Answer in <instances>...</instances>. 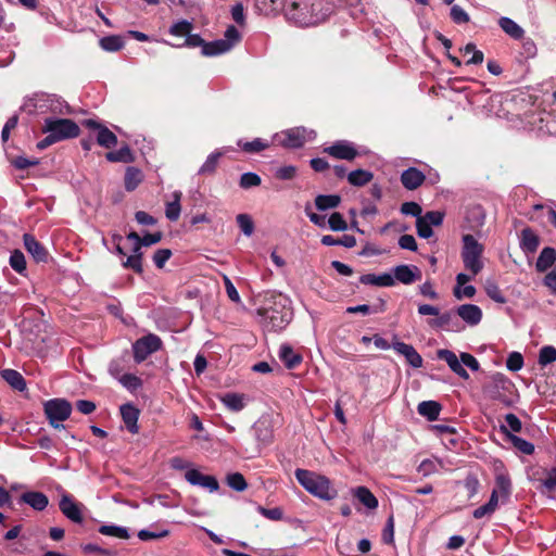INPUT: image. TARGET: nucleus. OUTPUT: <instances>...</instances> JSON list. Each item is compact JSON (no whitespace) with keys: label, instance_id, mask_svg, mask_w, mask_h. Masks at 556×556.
<instances>
[{"label":"nucleus","instance_id":"f257e3e1","mask_svg":"<svg viewBox=\"0 0 556 556\" xmlns=\"http://www.w3.org/2000/svg\"><path fill=\"white\" fill-rule=\"evenodd\" d=\"M261 302L256 309L261 324L268 331H280L292 319V311L288 307V298L275 291H266L258 296Z\"/></svg>","mask_w":556,"mask_h":556},{"label":"nucleus","instance_id":"f03ea898","mask_svg":"<svg viewBox=\"0 0 556 556\" xmlns=\"http://www.w3.org/2000/svg\"><path fill=\"white\" fill-rule=\"evenodd\" d=\"M41 131L47 136L37 142L38 150H45L59 141L78 137L80 128L76 122L70 118L47 117Z\"/></svg>","mask_w":556,"mask_h":556},{"label":"nucleus","instance_id":"7ed1b4c3","mask_svg":"<svg viewBox=\"0 0 556 556\" xmlns=\"http://www.w3.org/2000/svg\"><path fill=\"white\" fill-rule=\"evenodd\" d=\"M298 482L312 495L329 501L337 496V491L331 486L330 480L307 469L298 468L294 472Z\"/></svg>","mask_w":556,"mask_h":556},{"label":"nucleus","instance_id":"20e7f679","mask_svg":"<svg viewBox=\"0 0 556 556\" xmlns=\"http://www.w3.org/2000/svg\"><path fill=\"white\" fill-rule=\"evenodd\" d=\"M463 251L462 260L466 269L470 270L472 275H478L483 268L481 256L483 253V245L479 243L472 235L463 236Z\"/></svg>","mask_w":556,"mask_h":556},{"label":"nucleus","instance_id":"39448f33","mask_svg":"<svg viewBox=\"0 0 556 556\" xmlns=\"http://www.w3.org/2000/svg\"><path fill=\"white\" fill-rule=\"evenodd\" d=\"M72 404L65 399H51L43 403V413L54 429H64L62 424L72 414Z\"/></svg>","mask_w":556,"mask_h":556},{"label":"nucleus","instance_id":"423d86ee","mask_svg":"<svg viewBox=\"0 0 556 556\" xmlns=\"http://www.w3.org/2000/svg\"><path fill=\"white\" fill-rule=\"evenodd\" d=\"M161 348L162 340L159 336L154 333L143 336L132 344L134 359L137 364H140Z\"/></svg>","mask_w":556,"mask_h":556},{"label":"nucleus","instance_id":"0eeeda50","mask_svg":"<svg viewBox=\"0 0 556 556\" xmlns=\"http://www.w3.org/2000/svg\"><path fill=\"white\" fill-rule=\"evenodd\" d=\"M83 125L88 129L98 130L97 143L105 149H112L117 144L116 135L110 130L105 125L89 118L83 122Z\"/></svg>","mask_w":556,"mask_h":556},{"label":"nucleus","instance_id":"6e6552de","mask_svg":"<svg viewBox=\"0 0 556 556\" xmlns=\"http://www.w3.org/2000/svg\"><path fill=\"white\" fill-rule=\"evenodd\" d=\"M323 152L334 159L345 161H353L359 155L354 144L346 140H338L331 146L324 148Z\"/></svg>","mask_w":556,"mask_h":556},{"label":"nucleus","instance_id":"1a4fd4ad","mask_svg":"<svg viewBox=\"0 0 556 556\" xmlns=\"http://www.w3.org/2000/svg\"><path fill=\"white\" fill-rule=\"evenodd\" d=\"M277 144L289 148L296 149L301 148L305 143V129L304 128H290L286 131L277 134L274 138Z\"/></svg>","mask_w":556,"mask_h":556},{"label":"nucleus","instance_id":"9d476101","mask_svg":"<svg viewBox=\"0 0 556 556\" xmlns=\"http://www.w3.org/2000/svg\"><path fill=\"white\" fill-rule=\"evenodd\" d=\"M60 510L63 515L68 518L71 521L75 523H81L84 520L83 517V507L81 503H78L74 500V497L70 494L62 495L59 503Z\"/></svg>","mask_w":556,"mask_h":556},{"label":"nucleus","instance_id":"9b49d317","mask_svg":"<svg viewBox=\"0 0 556 556\" xmlns=\"http://www.w3.org/2000/svg\"><path fill=\"white\" fill-rule=\"evenodd\" d=\"M513 388L514 384L511 381L504 376H501L494 380L493 386L490 388V397L498 401L505 406H510L513 401L506 393H511Z\"/></svg>","mask_w":556,"mask_h":556},{"label":"nucleus","instance_id":"f8f14e48","mask_svg":"<svg viewBox=\"0 0 556 556\" xmlns=\"http://www.w3.org/2000/svg\"><path fill=\"white\" fill-rule=\"evenodd\" d=\"M23 241L24 248L31 255L36 263H48L50 253L47 248L35 238V236L30 233H24Z\"/></svg>","mask_w":556,"mask_h":556},{"label":"nucleus","instance_id":"ddd939ff","mask_svg":"<svg viewBox=\"0 0 556 556\" xmlns=\"http://www.w3.org/2000/svg\"><path fill=\"white\" fill-rule=\"evenodd\" d=\"M185 479L190 484L202 486L210 492H216L219 489V483L214 476L203 475L198 469H189L185 473Z\"/></svg>","mask_w":556,"mask_h":556},{"label":"nucleus","instance_id":"4468645a","mask_svg":"<svg viewBox=\"0 0 556 556\" xmlns=\"http://www.w3.org/2000/svg\"><path fill=\"white\" fill-rule=\"evenodd\" d=\"M122 419L125 424L126 429L136 434L139 432L138 419L140 415V410L132 404L126 403L123 404L119 408Z\"/></svg>","mask_w":556,"mask_h":556},{"label":"nucleus","instance_id":"2eb2a0df","mask_svg":"<svg viewBox=\"0 0 556 556\" xmlns=\"http://www.w3.org/2000/svg\"><path fill=\"white\" fill-rule=\"evenodd\" d=\"M394 281L410 285L421 278V271L417 266L397 265L393 268Z\"/></svg>","mask_w":556,"mask_h":556},{"label":"nucleus","instance_id":"dca6fc26","mask_svg":"<svg viewBox=\"0 0 556 556\" xmlns=\"http://www.w3.org/2000/svg\"><path fill=\"white\" fill-rule=\"evenodd\" d=\"M392 346L399 354H402L406 358L412 367L420 368L422 366V357L413 345L395 341Z\"/></svg>","mask_w":556,"mask_h":556},{"label":"nucleus","instance_id":"f3484780","mask_svg":"<svg viewBox=\"0 0 556 556\" xmlns=\"http://www.w3.org/2000/svg\"><path fill=\"white\" fill-rule=\"evenodd\" d=\"M456 314L469 326H477L482 319V311L475 304H463L456 308Z\"/></svg>","mask_w":556,"mask_h":556},{"label":"nucleus","instance_id":"a211bd4d","mask_svg":"<svg viewBox=\"0 0 556 556\" xmlns=\"http://www.w3.org/2000/svg\"><path fill=\"white\" fill-rule=\"evenodd\" d=\"M425 180V174L416 167H409L401 174V182L407 190L417 189Z\"/></svg>","mask_w":556,"mask_h":556},{"label":"nucleus","instance_id":"6ab92c4d","mask_svg":"<svg viewBox=\"0 0 556 556\" xmlns=\"http://www.w3.org/2000/svg\"><path fill=\"white\" fill-rule=\"evenodd\" d=\"M438 357L445 361L451 370L463 379H468L469 374L464 368L456 354L450 350H439Z\"/></svg>","mask_w":556,"mask_h":556},{"label":"nucleus","instance_id":"aec40b11","mask_svg":"<svg viewBox=\"0 0 556 556\" xmlns=\"http://www.w3.org/2000/svg\"><path fill=\"white\" fill-rule=\"evenodd\" d=\"M540 245V237L530 228L526 227L520 232V248L526 254H533Z\"/></svg>","mask_w":556,"mask_h":556},{"label":"nucleus","instance_id":"412c9836","mask_svg":"<svg viewBox=\"0 0 556 556\" xmlns=\"http://www.w3.org/2000/svg\"><path fill=\"white\" fill-rule=\"evenodd\" d=\"M20 500H21V502L29 505L30 507H33L34 509H36L38 511L43 510L49 504L48 496L46 494H43L42 492H38V491L25 492L21 495Z\"/></svg>","mask_w":556,"mask_h":556},{"label":"nucleus","instance_id":"4be33fe9","mask_svg":"<svg viewBox=\"0 0 556 556\" xmlns=\"http://www.w3.org/2000/svg\"><path fill=\"white\" fill-rule=\"evenodd\" d=\"M500 429H501V432H503V433H505V434L507 435V439L509 440V442H510V443L514 445V447H516L519 452H521V453H522V454H525V455H531V454H533V452H534V445H533L531 442H529V441H527V440H525V439H522V438H520V437H518V435H516V434H514V433L509 432V431H508V429H507V427H506L505 425H502V426L500 427Z\"/></svg>","mask_w":556,"mask_h":556},{"label":"nucleus","instance_id":"5701e85b","mask_svg":"<svg viewBox=\"0 0 556 556\" xmlns=\"http://www.w3.org/2000/svg\"><path fill=\"white\" fill-rule=\"evenodd\" d=\"M359 282L377 287H392L394 286V278L388 273H383L378 276L375 274H364L359 277Z\"/></svg>","mask_w":556,"mask_h":556},{"label":"nucleus","instance_id":"b1692460","mask_svg":"<svg viewBox=\"0 0 556 556\" xmlns=\"http://www.w3.org/2000/svg\"><path fill=\"white\" fill-rule=\"evenodd\" d=\"M279 358L289 369L296 368L302 363V356L295 353L293 349L288 344H282L279 350Z\"/></svg>","mask_w":556,"mask_h":556},{"label":"nucleus","instance_id":"393cba45","mask_svg":"<svg viewBox=\"0 0 556 556\" xmlns=\"http://www.w3.org/2000/svg\"><path fill=\"white\" fill-rule=\"evenodd\" d=\"M556 263V250L552 247H545L535 263V269L544 273Z\"/></svg>","mask_w":556,"mask_h":556},{"label":"nucleus","instance_id":"a878e982","mask_svg":"<svg viewBox=\"0 0 556 556\" xmlns=\"http://www.w3.org/2000/svg\"><path fill=\"white\" fill-rule=\"evenodd\" d=\"M442 406L437 401H422L417 406V412L420 416L426 417L429 421H434L439 418Z\"/></svg>","mask_w":556,"mask_h":556},{"label":"nucleus","instance_id":"bb28decb","mask_svg":"<svg viewBox=\"0 0 556 556\" xmlns=\"http://www.w3.org/2000/svg\"><path fill=\"white\" fill-rule=\"evenodd\" d=\"M255 438L263 445H268L274 440V431L269 422L266 420H260L253 426Z\"/></svg>","mask_w":556,"mask_h":556},{"label":"nucleus","instance_id":"cd10ccee","mask_svg":"<svg viewBox=\"0 0 556 556\" xmlns=\"http://www.w3.org/2000/svg\"><path fill=\"white\" fill-rule=\"evenodd\" d=\"M143 180V173L141 169L135 166H129L126 168L124 176V186L128 192H131L138 188V186Z\"/></svg>","mask_w":556,"mask_h":556},{"label":"nucleus","instance_id":"c85d7f7f","mask_svg":"<svg viewBox=\"0 0 556 556\" xmlns=\"http://www.w3.org/2000/svg\"><path fill=\"white\" fill-rule=\"evenodd\" d=\"M1 377L15 390L24 391L27 387L26 380L21 372L14 369H3Z\"/></svg>","mask_w":556,"mask_h":556},{"label":"nucleus","instance_id":"c756f323","mask_svg":"<svg viewBox=\"0 0 556 556\" xmlns=\"http://www.w3.org/2000/svg\"><path fill=\"white\" fill-rule=\"evenodd\" d=\"M232 45L224 39L214 40L204 43L202 54L205 56H213L225 53L231 49Z\"/></svg>","mask_w":556,"mask_h":556},{"label":"nucleus","instance_id":"7c9ffc66","mask_svg":"<svg viewBox=\"0 0 556 556\" xmlns=\"http://www.w3.org/2000/svg\"><path fill=\"white\" fill-rule=\"evenodd\" d=\"M341 200L339 194H318L315 198V206L318 211H327L338 207Z\"/></svg>","mask_w":556,"mask_h":556},{"label":"nucleus","instance_id":"2f4dec72","mask_svg":"<svg viewBox=\"0 0 556 556\" xmlns=\"http://www.w3.org/2000/svg\"><path fill=\"white\" fill-rule=\"evenodd\" d=\"M498 25L513 39L519 40L525 36V30L509 17H501Z\"/></svg>","mask_w":556,"mask_h":556},{"label":"nucleus","instance_id":"473e14b6","mask_svg":"<svg viewBox=\"0 0 556 556\" xmlns=\"http://www.w3.org/2000/svg\"><path fill=\"white\" fill-rule=\"evenodd\" d=\"M346 178L350 185L354 187H363L372 180L374 174L369 170L359 168L350 172Z\"/></svg>","mask_w":556,"mask_h":556},{"label":"nucleus","instance_id":"72a5a7b5","mask_svg":"<svg viewBox=\"0 0 556 556\" xmlns=\"http://www.w3.org/2000/svg\"><path fill=\"white\" fill-rule=\"evenodd\" d=\"M354 496L367 508L375 509L378 507V500L366 486H357L354 490Z\"/></svg>","mask_w":556,"mask_h":556},{"label":"nucleus","instance_id":"f704fd0d","mask_svg":"<svg viewBox=\"0 0 556 556\" xmlns=\"http://www.w3.org/2000/svg\"><path fill=\"white\" fill-rule=\"evenodd\" d=\"M105 159L112 163H117V162L131 163L135 160L134 154L127 144H125L124 147H122L121 149H118L116 151L108 152L105 154Z\"/></svg>","mask_w":556,"mask_h":556},{"label":"nucleus","instance_id":"c9c22d12","mask_svg":"<svg viewBox=\"0 0 556 556\" xmlns=\"http://www.w3.org/2000/svg\"><path fill=\"white\" fill-rule=\"evenodd\" d=\"M223 404L231 412H240L244 408V395L229 392L222 396Z\"/></svg>","mask_w":556,"mask_h":556},{"label":"nucleus","instance_id":"e433bc0d","mask_svg":"<svg viewBox=\"0 0 556 556\" xmlns=\"http://www.w3.org/2000/svg\"><path fill=\"white\" fill-rule=\"evenodd\" d=\"M181 195L182 194H181L180 191H175L173 193L174 200L166 203L165 216L170 222L178 220V218L180 216V212H181L180 199H181Z\"/></svg>","mask_w":556,"mask_h":556},{"label":"nucleus","instance_id":"4c0bfd02","mask_svg":"<svg viewBox=\"0 0 556 556\" xmlns=\"http://www.w3.org/2000/svg\"><path fill=\"white\" fill-rule=\"evenodd\" d=\"M124 40L122 36L110 35L100 39V47L109 52H116L124 48Z\"/></svg>","mask_w":556,"mask_h":556},{"label":"nucleus","instance_id":"58836bf2","mask_svg":"<svg viewBox=\"0 0 556 556\" xmlns=\"http://www.w3.org/2000/svg\"><path fill=\"white\" fill-rule=\"evenodd\" d=\"M484 290L486 295L496 303L504 304L507 302L506 296L503 291L498 287V285L493 280H486L484 285Z\"/></svg>","mask_w":556,"mask_h":556},{"label":"nucleus","instance_id":"ea45409f","mask_svg":"<svg viewBox=\"0 0 556 556\" xmlns=\"http://www.w3.org/2000/svg\"><path fill=\"white\" fill-rule=\"evenodd\" d=\"M224 155V151L216 150L213 153H211L204 164L201 166L199 174L203 175H211L214 174L217 166L219 159Z\"/></svg>","mask_w":556,"mask_h":556},{"label":"nucleus","instance_id":"a19ab883","mask_svg":"<svg viewBox=\"0 0 556 556\" xmlns=\"http://www.w3.org/2000/svg\"><path fill=\"white\" fill-rule=\"evenodd\" d=\"M237 144L247 153H258L268 148V143L260 138H255L252 141L239 140Z\"/></svg>","mask_w":556,"mask_h":556},{"label":"nucleus","instance_id":"79ce46f5","mask_svg":"<svg viewBox=\"0 0 556 556\" xmlns=\"http://www.w3.org/2000/svg\"><path fill=\"white\" fill-rule=\"evenodd\" d=\"M226 482L229 488L237 492H243L248 488L247 480L240 472H232L227 475Z\"/></svg>","mask_w":556,"mask_h":556},{"label":"nucleus","instance_id":"37998d69","mask_svg":"<svg viewBox=\"0 0 556 556\" xmlns=\"http://www.w3.org/2000/svg\"><path fill=\"white\" fill-rule=\"evenodd\" d=\"M502 496L508 497L511 492V482L507 473H497L495 477V489Z\"/></svg>","mask_w":556,"mask_h":556},{"label":"nucleus","instance_id":"c03bdc74","mask_svg":"<svg viewBox=\"0 0 556 556\" xmlns=\"http://www.w3.org/2000/svg\"><path fill=\"white\" fill-rule=\"evenodd\" d=\"M99 532L103 535L115 536V538L124 539V540L129 538V533L126 528L119 527V526H114V525H112V526L103 525L99 528Z\"/></svg>","mask_w":556,"mask_h":556},{"label":"nucleus","instance_id":"a18cd8bd","mask_svg":"<svg viewBox=\"0 0 556 556\" xmlns=\"http://www.w3.org/2000/svg\"><path fill=\"white\" fill-rule=\"evenodd\" d=\"M283 10L286 12V16L290 20H293L295 23H303L305 17L303 13L300 12V3L296 1H291L285 4Z\"/></svg>","mask_w":556,"mask_h":556},{"label":"nucleus","instance_id":"49530a36","mask_svg":"<svg viewBox=\"0 0 556 556\" xmlns=\"http://www.w3.org/2000/svg\"><path fill=\"white\" fill-rule=\"evenodd\" d=\"M262 184L260 175L248 172L241 175L239 180L240 188L248 190L254 187H258Z\"/></svg>","mask_w":556,"mask_h":556},{"label":"nucleus","instance_id":"de8ad7c7","mask_svg":"<svg viewBox=\"0 0 556 556\" xmlns=\"http://www.w3.org/2000/svg\"><path fill=\"white\" fill-rule=\"evenodd\" d=\"M453 320L452 312H445L438 315L435 319L428 321V325L434 329H448Z\"/></svg>","mask_w":556,"mask_h":556},{"label":"nucleus","instance_id":"09e8293b","mask_svg":"<svg viewBox=\"0 0 556 556\" xmlns=\"http://www.w3.org/2000/svg\"><path fill=\"white\" fill-rule=\"evenodd\" d=\"M142 257L143 254H131L130 256L126 257L125 261H123L122 265L125 268H130L136 274L141 275L143 273Z\"/></svg>","mask_w":556,"mask_h":556},{"label":"nucleus","instance_id":"8fccbe9b","mask_svg":"<svg viewBox=\"0 0 556 556\" xmlns=\"http://www.w3.org/2000/svg\"><path fill=\"white\" fill-rule=\"evenodd\" d=\"M556 361V349L553 345H545L540 350L539 364L546 366Z\"/></svg>","mask_w":556,"mask_h":556},{"label":"nucleus","instance_id":"3c124183","mask_svg":"<svg viewBox=\"0 0 556 556\" xmlns=\"http://www.w3.org/2000/svg\"><path fill=\"white\" fill-rule=\"evenodd\" d=\"M10 265L18 274H22L26 269V260L20 250H14L11 253Z\"/></svg>","mask_w":556,"mask_h":556},{"label":"nucleus","instance_id":"603ef678","mask_svg":"<svg viewBox=\"0 0 556 556\" xmlns=\"http://www.w3.org/2000/svg\"><path fill=\"white\" fill-rule=\"evenodd\" d=\"M193 25L191 22L187 20H181L175 24H173L169 28V33L174 36H187L191 33Z\"/></svg>","mask_w":556,"mask_h":556},{"label":"nucleus","instance_id":"864d4df0","mask_svg":"<svg viewBox=\"0 0 556 556\" xmlns=\"http://www.w3.org/2000/svg\"><path fill=\"white\" fill-rule=\"evenodd\" d=\"M450 16H451V20L455 23V24H467L470 22V16L469 14L463 9L460 8L459 5L455 4L451 8V12H450Z\"/></svg>","mask_w":556,"mask_h":556},{"label":"nucleus","instance_id":"5fc2aeb1","mask_svg":"<svg viewBox=\"0 0 556 556\" xmlns=\"http://www.w3.org/2000/svg\"><path fill=\"white\" fill-rule=\"evenodd\" d=\"M328 225L333 231H344L348 229V223L339 212H334L330 215L328 218Z\"/></svg>","mask_w":556,"mask_h":556},{"label":"nucleus","instance_id":"6e6d98bb","mask_svg":"<svg viewBox=\"0 0 556 556\" xmlns=\"http://www.w3.org/2000/svg\"><path fill=\"white\" fill-rule=\"evenodd\" d=\"M542 492H553L556 490V467L551 468L546 477L541 480Z\"/></svg>","mask_w":556,"mask_h":556},{"label":"nucleus","instance_id":"4d7b16f0","mask_svg":"<svg viewBox=\"0 0 556 556\" xmlns=\"http://www.w3.org/2000/svg\"><path fill=\"white\" fill-rule=\"evenodd\" d=\"M119 382L130 391H135L142 386V381L134 374H124L119 378Z\"/></svg>","mask_w":556,"mask_h":556},{"label":"nucleus","instance_id":"13d9d810","mask_svg":"<svg viewBox=\"0 0 556 556\" xmlns=\"http://www.w3.org/2000/svg\"><path fill=\"white\" fill-rule=\"evenodd\" d=\"M237 223H238V226L240 227L241 231L245 236H251L253 233L254 224H253L252 218L248 214H239L237 216Z\"/></svg>","mask_w":556,"mask_h":556},{"label":"nucleus","instance_id":"bf43d9fd","mask_svg":"<svg viewBox=\"0 0 556 556\" xmlns=\"http://www.w3.org/2000/svg\"><path fill=\"white\" fill-rule=\"evenodd\" d=\"M382 541L384 544H393L394 543V517L390 515L384 529L382 531Z\"/></svg>","mask_w":556,"mask_h":556},{"label":"nucleus","instance_id":"052dcab7","mask_svg":"<svg viewBox=\"0 0 556 556\" xmlns=\"http://www.w3.org/2000/svg\"><path fill=\"white\" fill-rule=\"evenodd\" d=\"M523 366V357L519 352H513L508 355L506 367L511 371H518Z\"/></svg>","mask_w":556,"mask_h":556},{"label":"nucleus","instance_id":"680f3d73","mask_svg":"<svg viewBox=\"0 0 556 556\" xmlns=\"http://www.w3.org/2000/svg\"><path fill=\"white\" fill-rule=\"evenodd\" d=\"M421 212H422V208L421 206L416 203V202H404L402 205H401V213L404 214V215H410V216H414V217H421Z\"/></svg>","mask_w":556,"mask_h":556},{"label":"nucleus","instance_id":"e2e57ef3","mask_svg":"<svg viewBox=\"0 0 556 556\" xmlns=\"http://www.w3.org/2000/svg\"><path fill=\"white\" fill-rule=\"evenodd\" d=\"M420 218H425L426 223L428 225L432 226H440L443 223L444 219V213L440 211H429Z\"/></svg>","mask_w":556,"mask_h":556},{"label":"nucleus","instance_id":"0e129e2a","mask_svg":"<svg viewBox=\"0 0 556 556\" xmlns=\"http://www.w3.org/2000/svg\"><path fill=\"white\" fill-rule=\"evenodd\" d=\"M257 511L269 520L278 521L282 519V510L279 507L265 508L263 506L257 507Z\"/></svg>","mask_w":556,"mask_h":556},{"label":"nucleus","instance_id":"69168bd1","mask_svg":"<svg viewBox=\"0 0 556 556\" xmlns=\"http://www.w3.org/2000/svg\"><path fill=\"white\" fill-rule=\"evenodd\" d=\"M11 164L16 168V169H26L30 166H36L39 164V160L38 159H27V157H24V156H16L14 159L11 160Z\"/></svg>","mask_w":556,"mask_h":556},{"label":"nucleus","instance_id":"338daca9","mask_svg":"<svg viewBox=\"0 0 556 556\" xmlns=\"http://www.w3.org/2000/svg\"><path fill=\"white\" fill-rule=\"evenodd\" d=\"M170 256L172 251L169 249H159L153 255V262L157 268H163Z\"/></svg>","mask_w":556,"mask_h":556},{"label":"nucleus","instance_id":"774afa93","mask_svg":"<svg viewBox=\"0 0 556 556\" xmlns=\"http://www.w3.org/2000/svg\"><path fill=\"white\" fill-rule=\"evenodd\" d=\"M416 229L418 236L425 239H428L433 235L432 227L426 223L425 218H417Z\"/></svg>","mask_w":556,"mask_h":556}]
</instances>
